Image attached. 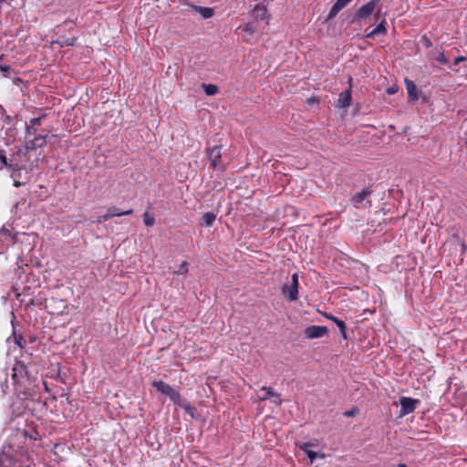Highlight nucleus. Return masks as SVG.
I'll return each instance as SVG.
<instances>
[{
    "label": "nucleus",
    "instance_id": "39448f33",
    "mask_svg": "<svg viewBox=\"0 0 467 467\" xmlns=\"http://www.w3.org/2000/svg\"><path fill=\"white\" fill-rule=\"evenodd\" d=\"M221 148L222 146H214L206 150L210 166L214 171L225 170V165L222 162Z\"/></svg>",
    "mask_w": 467,
    "mask_h": 467
},
{
    "label": "nucleus",
    "instance_id": "1a4fd4ad",
    "mask_svg": "<svg viewBox=\"0 0 467 467\" xmlns=\"http://www.w3.org/2000/svg\"><path fill=\"white\" fill-rule=\"evenodd\" d=\"M418 402V400H414L409 397H401L400 399V415L404 416L412 413L415 410L416 403Z\"/></svg>",
    "mask_w": 467,
    "mask_h": 467
},
{
    "label": "nucleus",
    "instance_id": "a211bd4d",
    "mask_svg": "<svg viewBox=\"0 0 467 467\" xmlns=\"http://www.w3.org/2000/svg\"><path fill=\"white\" fill-rule=\"evenodd\" d=\"M325 317L335 323V327H338L340 334L344 339H347L346 324L343 320L337 318L331 314H325Z\"/></svg>",
    "mask_w": 467,
    "mask_h": 467
},
{
    "label": "nucleus",
    "instance_id": "20e7f679",
    "mask_svg": "<svg viewBox=\"0 0 467 467\" xmlns=\"http://www.w3.org/2000/svg\"><path fill=\"white\" fill-rule=\"evenodd\" d=\"M12 379L17 385H23L26 381H29L28 369L23 361L16 360L13 366Z\"/></svg>",
    "mask_w": 467,
    "mask_h": 467
},
{
    "label": "nucleus",
    "instance_id": "37998d69",
    "mask_svg": "<svg viewBox=\"0 0 467 467\" xmlns=\"http://www.w3.org/2000/svg\"><path fill=\"white\" fill-rule=\"evenodd\" d=\"M2 58H3V56H0V60H2Z\"/></svg>",
    "mask_w": 467,
    "mask_h": 467
},
{
    "label": "nucleus",
    "instance_id": "5701e85b",
    "mask_svg": "<svg viewBox=\"0 0 467 467\" xmlns=\"http://www.w3.org/2000/svg\"><path fill=\"white\" fill-rule=\"evenodd\" d=\"M216 215L213 213H205L202 218V223L205 226H211L215 222Z\"/></svg>",
    "mask_w": 467,
    "mask_h": 467
},
{
    "label": "nucleus",
    "instance_id": "f3484780",
    "mask_svg": "<svg viewBox=\"0 0 467 467\" xmlns=\"http://www.w3.org/2000/svg\"><path fill=\"white\" fill-rule=\"evenodd\" d=\"M261 391L265 392V394L263 396L259 397V399L261 400H266L271 398H276L277 400H274V402H275L278 405H280L282 403V401L280 400V395L278 393H276L273 388L264 386V387H262Z\"/></svg>",
    "mask_w": 467,
    "mask_h": 467
},
{
    "label": "nucleus",
    "instance_id": "ddd939ff",
    "mask_svg": "<svg viewBox=\"0 0 467 467\" xmlns=\"http://www.w3.org/2000/svg\"><path fill=\"white\" fill-rule=\"evenodd\" d=\"M428 57L430 59L436 60L441 65H446L448 63V58L444 55L442 47L439 46H437L433 50H431L428 53Z\"/></svg>",
    "mask_w": 467,
    "mask_h": 467
},
{
    "label": "nucleus",
    "instance_id": "4be33fe9",
    "mask_svg": "<svg viewBox=\"0 0 467 467\" xmlns=\"http://www.w3.org/2000/svg\"><path fill=\"white\" fill-rule=\"evenodd\" d=\"M76 37H67V36H59L54 43L57 44L59 47H73L76 43Z\"/></svg>",
    "mask_w": 467,
    "mask_h": 467
},
{
    "label": "nucleus",
    "instance_id": "7ed1b4c3",
    "mask_svg": "<svg viewBox=\"0 0 467 467\" xmlns=\"http://www.w3.org/2000/svg\"><path fill=\"white\" fill-rule=\"evenodd\" d=\"M152 386L158 391L169 397L173 403L180 405L185 410H189L191 408L189 404L184 405L182 403V397L180 393L176 391L171 385L161 380H155L152 382Z\"/></svg>",
    "mask_w": 467,
    "mask_h": 467
},
{
    "label": "nucleus",
    "instance_id": "a878e982",
    "mask_svg": "<svg viewBox=\"0 0 467 467\" xmlns=\"http://www.w3.org/2000/svg\"><path fill=\"white\" fill-rule=\"evenodd\" d=\"M36 135V127H31V124L28 122L26 125V137L27 140L30 139V137H35Z\"/></svg>",
    "mask_w": 467,
    "mask_h": 467
},
{
    "label": "nucleus",
    "instance_id": "473e14b6",
    "mask_svg": "<svg viewBox=\"0 0 467 467\" xmlns=\"http://www.w3.org/2000/svg\"><path fill=\"white\" fill-rule=\"evenodd\" d=\"M358 412V409L354 407L349 410L344 412V416L347 418L354 417Z\"/></svg>",
    "mask_w": 467,
    "mask_h": 467
},
{
    "label": "nucleus",
    "instance_id": "4c0bfd02",
    "mask_svg": "<svg viewBox=\"0 0 467 467\" xmlns=\"http://www.w3.org/2000/svg\"><path fill=\"white\" fill-rule=\"evenodd\" d=\"M244 31L253 33V28H252L251 25H249V24L246 25L244 27Z\"/></svg>",
    "mask_w": 467,
    "mask_h": 467
},
{
    "label": "nucleus",
    "instance_id": "412c9836",
    "mask_svg": "<svg viewBox=\"0 0 467 467\" xmlns=\"http://www.w3.org/2000/svg\"><path fill=\"white\" fill-rule=\"evenodd\" d=\"M107 213H109V217H115V216H122V215H130L133 213L132 209H129L127 211H121L119 208L116 206H110L108 208Z\"/></svg>",
    "mask_w": 467,
    "mask_h": 467
},
{
    "label": "nucleus",
    "instance_id": "6e6552de",
    "mask_svg": "<svg viewBox=\"0 0 467 467\" xmlns=\"http://www.w3.org/2000/svg\"><path fill=\"white\" fill-rule=\"evenodd\" d=\"M47 135H36L32 139L27 140L24 147L27 152L37 148H43L47 145Z\"/></svg>",
    "mask_w": 467,
    "mask_h": 467
},
{
    "label": "nucleus",
    "instance_id": "a19ab883",
    "mask_svg": "<svg viewBox=\"0 0 467 467\" xmlns=\"http://www.w3.org/2000/svg\"><path fill=\"white\" fill-rule=\"evenodd\" d=\"M463 248L467 250V244H463Z\"/></svg>",
    "mask_w": 467,
    "mask_h": 467
},
{
    "label": "nucleus",
    "instance_id": "393cba45",
    "mask_svg": "<svg viewBox=\"0 0 467 467\" xmlns=\"http://www.w3.org/2000/svg\"><path fill=\"white\" fill-rule=\"evenodd\" d=\"M197 10L200 13V15L205 19L212 17L214 14L213 9L211 7L199 6L197 7Z\"/></svg>",
    "mask_w": 467,
    "mask_h": 467
},
{
    "label": "nucleus",
    "instance_id": "2eb2a0df",
    "mask_svg": "<svg viewBox=\"0 0 467 467\" xmlns=\"http://www.w3.org/2000/svg\"><path fill=\"white\" fill-rule=\"evenodd\" d=\"M351 100H352L351 89L350 88L346 89L338 95V99L337 101V107L340 108V109L348 108V107H349Z\"/></svg>",
    "mask_w": 467,
    "mask_h": 467
},
{
    "label": "nucleus",
    "instance_id": "dca6fc26",
    "mask_svg": "<svg viewBox=\"0 0 467 467\" xmlns=\"http://www.w3.org/2000/svg\"><path fill=\"white\" fill-rule=\"evenodd\" d=\"M351 1L352 0H337L327 15V19L334 18L339 13V11L347 6Z\"/></svg>",
    "mask_w": 467,
    "mask_h": 467
},
{
    "label": "nucleus",
    "instance_id": "f03ea898",
    "mask_svg": "<svg viewBox=\"0 0 467 467\" xmlns=\"http://www.w3.org/2000/svg\"><path fill=\"white\" fill-rule=\"evenodd\" d=\"M0 467H30L27 451L4 446L0 452Z\"/></svg>",
    "mask_w": 467,
    "mask_h": 467
},
{
    "label": "nucleus",
    "instance_id": "6ab92c4d",
    "mask_svg": "<svg viewBox=\"0 0 467 467\" xmlns=\"http://www.w3.org/2000/svg\"><path fill=\"white\" fill-rule=\"evenodd\" d=\"M325 317L335 323V327H338L340 334L344 339H347L346 324L343 320L337 318L331 314H325Z\"/></svg>",
    "mask_w": 467,
    "mask_h": 467
},
{
    "label": "nucleus",
    "instance_id": "9b49d317",
    "mask_svg": "<svg viewBox=\"0 0 467 467\" xmlns=\"http://www.w3.org/2000/svg\"><path fill=\"white\" fill-rule=\"evenodd\" d=\"M327 327L324 326H309L305 329V336L307 338H319L327 335Z\"/></svg>",
    "mask_w": 467,
    "mask_h": 467
},
{
    "label": "nucleus",
    "instance_id": "aec40b11",
    "mask_svg": "<svg viewBox=\"0 0 467 467\" xmlns=\"http://www.w3.org/2000/svg\"><path fill=\"white\" fill-rule=\"evenodd\" d=\"M386 21L383 19L373 30L366 35L368 38H374L378 35H386L387 28L385 26Z\"/></svg>",
    "mask_w": 467,
    "mask_h": 467
},
{
    "label": "nucleus",
    "instance_id": "423d86ee",
    "mask_svg": "<svg viewBox=\"0 0 467 467\" xmlns=\"http://www.w3.org/2000/svg\"><path fill=\"white\" fill-rule=\"evenodd\" d=\"M372 191L368 188L363 189L360 192L356 193L351 202L355 208H368L371 206V202L368 198L371 195Z\"/></svg>",
    "mask_w": 467,
    "mask_h": 467
},
{
    "label": "nucleus",
    "instance_id": "72a5a7b5",
    "mask_svg": "<svg viewBox=\"0 0 467 467\" xmlns=\"http://www.w3.org/2000/svg\"><path fill=\"white\" fill-rule=\"evenodd\" d=\"M109 219H110L109 215L108 213H106L105 214L101 215V216H99L95 221L94 223H101L103 222H106L108 221Z\"/></svg>",
    "mask_w": 467,
    "mask_h": 467
},
{
    "label": "nucleus",
    "instance_id": "f8f14e48",
    "mask_svg": "<svg viewBox=\"0 0 467 467\" xmlns=\"http://www.w3.org/2000/svg\"><path fill=\"white\" fill-rule=\"evenodd\" d=\"M297 446L302 450L309 458L310 463H313L317 457L324 458V453H317L312 451L310 448L316 446L313 442H301Z\"/></svg>",
    "mask_w": 467,
    "mask_h": 467
},
{
    "label": "nucleus",
    "instance_id": "c756f323",
    "mask_svg": "<svg viewBox=\"0 0 467 467\" xmlns=\"http://www.w3.org/2000/svg\"><path fill=\"white\" fill-rule=\"evenodd\" d=\"M466 60H467V57H463V56L457 57L454 59L453 65L451 67V70H453L455 72H458V69L455 67L458 64H461V62H463V61H466Z\"/></svg>",
    "mask_w": 467,
    "mask_h": 467
},
{
    "label": "nucleus",
    "instance_id": "f257e3e1",
    "mask_svg": "<svg viewBox=\"0 0 467 467\" xmlns=\"http://www.w3.org/2000/svg\"><path fill=\"white\" fill-rule=\"evenodd\" d=\"M16 151L8 156L5 150L0 149V163L7 170L12 171L11 177L16 178V172L26 170V161H28V152L24 146H16Z\"/></svg>",
    "mask_w": 467,
    "mask_h": 467
},
{
    "label": "nucleus",
    "instance_id": "cd10ccee",
    "mask_svg": "<svg viewBox=\"0 0 467 467\" xmlns=\"http://www.w3.org/2000/svg\"><path fill=\"white\" fill-rule=\"evenodd\" d=\"M188 273V263L186 261H183L180 268L176 271H174V275H186Z\"/></svg>",
    "mask_w": 467,
    "mask_h": 467
},
{
    "label": "nucleus",
    "instance_id": "f704fd0d",
    "mask_svg": "<svg viewBox=\"0 0 467 467\" xmlns=\"http://www.w3.org/2000/svg\"><path fill=\"white\" fill-rule=\"evenodd\" d=\"M18 176H19V172H16V178H13L14 185L16 187H20L21 185L25 184V182H21L20 181L17 180Z\"/></svg>",
    "mask_w": 467,
    "mask_h": 467
},
{
    "label": "nucleus",
    "instance_id": "4468645a",
    "mask_svg": "<svg viewBox=\"0 0 467 467\" xmlns=\"http://www.w3.org/2000/svg\"><path fill=\"white\" fill-rule=\"evenodd\" d=\"M404 83H405L406 90L408 93L409 100H410V101L418 100L420 92L418 90L416 84L412 80L408 79V78H405Z\"/></svg>",
    "mask_w": 467,
    "mask_h": 467
},
{
    "label": "nucleus",
    "instance_id": "e433bc0d",
    "mask_svg": "<svg viewBox=\"0 0 467 467\" xmlns=\"http://www.w3.org/2000/svg\"><path fill=\"white\" fill-rule=\"evenodd\" d=\"M5 235V236H10V231L5 229V228H1L0 229V235Z\"/></svg>",
    "mask_w": 467,
    "mask_h": 467
},
{
    "label": "nucleus",
    "instance_id": "c85d7f7f",
    "mask_svg": "<svg viewBox=\"0 0 467 467\" xmlns=\"http://www.w3.org/2000/svg\"><path fill=\"white\" fill-rule=\"evenodd\" d=\"M46 114H43L42 116L40 117H37V118H33L29 120V124H31V127H36V126H40L42 124V120L46 118Z\"/></svg>",
    "mask_w": 467,
    "mask_h": 467
},
{
    "label": "nucleus",
    "instance_id": "7c9ffc66",
    "mask_svg": "<svg viewBox=\"0 0 467 467\" xmlns=\"http://www.w3.org/2000/svg\"><path fill=\"white\" fill-rule=\"evenodd\" d=\"M420 43L424 46V47L426 48H430L431 46H432V43L431 41V39L426 36V35H423L421 37H420Z\"/></svg>",
    "mask_w": 467,
    "mask_h": 467
},
{
    "label": "nucleus",
    "instance_id": "79ce46f5",
    "mask_svg": "<svg viewBox=\"0 0 467 467\" xmlns=\"http://www.w3.org/2000/svg\"><path fill=\"white\" fill-rule=\"evenodd\" d=\"M6 0H0V4L5 3Z\"/></svg>",
    "mask_w": 467,
    "mask_h": 467
},
{
    "label": "nucleus",
    "instance_id": "ea45409f",
    "mask_svg": "<svg viewBox=\"0 0 467 467\" xmlns=\"http://www.w3.org/2000/svg\"><path fill=\"white\" fill-rule=\"evenodd\" d=\"M388 93H389V94H392V93H394V91H393V89H389V90H388Z\"/></svg>",
    "mask_w": 467,
    "mask_h": 467
},
{
    "label": "nucleus",
    "instance_id": "58836bf2",
    "mask_svg": "<svg viewBox=\"0 0 467 467\" xmlns=\"http://www.w3.org/2000/svg\"><path fill=\"white\" fill-rule=\"evenodd\" d=\"M397 467H408L405 463H399Z\"/></svg>",
    "mask_w": 467,
    "mask_h": 467
},
{
    "label": "nucleus",
    "instance_id": "b1692460",
    "mask_svg": "<svg viewBox=\"0 0 467 467\" xmlns=\"http://www.w3.org/2000/svg\"><path fill=\"white\" fill-rule=\"evenodd\" d=\"M202 88L207 96H213L217 94L218 88L214 84H202Z\"/></svg>",
    "mask_w": 467,
    "mask_h": 467
},
{
    "label": "nucleus",
    "instance_id": "c9c22d12",
    "mask_svg": "<svg viewBox=\"0 0 467 467\" xmlns=\"http://www.w3.org/2000/svg\"><path fill=\"white\" fill-rule=\"evenodd\" d=\"M23 340H24V338H23V337H22V336H18V337H16V336L15 335V341H16V343L20 348H22V344H21V342H22Z\"/></svg>",
    "mask_w": 467,
    "mask_h": 467
},
{
    "label": "nucleus",
    "instance_id": "0eeeda50",
    "mask_svg": "<svg viewBox=\"0 0 467 467\" xmlns=\"http://www.w3.org/2000/svg\"><path fill=\"white\" fill-rule=\"evenodd\" d=\"M283 294L288 301H296L298 295V275L295 273L291 277V284L283 286Z\"/></svg>",
    "mask_w": 467,
    "mask_h": 467
},
{
    "label": "nucleus",
    "instance_id": "bb28decb",
    "mask_svg": "<svg viewBox=\"0 0 467 467\" xmlns=\"http://www.w3.org/2000/svg\"><path fill=\"white\" fill-rule=\"evenodd\" d=\"M143 222H144L145 225L152 226L155 223V218L153 216L150 215V213L148 212H145L143 214Z\"/></svg>",
    "mask_w": 467,
    "mask_h": 467
},
{
    "label": "nucleus",
    "instance_id": "9d476101",
    "mask_svg": "<svg viewBox=\"0 0 467 467\" xmlns=\"http://www.w3.org/2000/svg\"><path fill=\"white\" fill-rule=\"evenodd\" d=\"M377 0H371L359 7L355 15L358 19H365L372 15L376 8Z\"/></svg>",
    "mask_w": 467,
    "mask_h": 467
},
{
    "label": "nucleus",
    "instance_id": "2f4dec72",
    "mask_svg": "<svg viewBox=\"0 0 467 467\" xmlns=\"http://www.w3.org/2000/svg\"><path fill=\"white\" fill-rule=\"evenodd\" d=\"M11 70V67L8 65H1L0 64V71L3 73V75L7 78L9 76V72Z\"/></svg>",
    "mask_w": 467,
    "mask_h": 467
}]
</instances>
